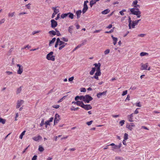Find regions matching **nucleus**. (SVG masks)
<instances>
[{
	"mask_svg": "<svg viewBox=\"0 0 160 160\" xmlns=\"http://www.w3.org/2000/svg\"><path fill=\"white\" fill-rule=\"evenodd\" d=\"M30 5L31 4L29 3L26 5V7L27 8L29 9L30 8Z\"/></svg>",
	"mask_w": 160,
	"mask_h": 160,
	"instance_id": "53",
	"label": "nucleus"
},
{
	"mask_svg": "<svg viewBox=\"0 0 160 160\" xmlns=\"http://www.w3.org/2000/svg\"><path fill=\"white\" fill-rule=\"evenodd\" d=\"M135 127V125L133 123H130L128 125H127L126 126V127L130 131H132L133 129V128Z\"/></svg>",
	"mask_w": 160,
	"mask_h": 160,
	"instance_id": "10",
	"label": "nucleus"
},
{
	"mask_svg": "<svg viewBox=\"0 0 160 160\" xmlns=\"http://www.w3.org/2000/svg\"><path fill=\"white\" fill-rule=\"evenodd\" d=\"M57 43L58 44V45L60 46H62V45L67 44V43H65L62 41L60 40L59 38H57Z\"/></svg>",
	"mask_w": 160,
	"mask_h": 160,
	"instance_id": "14",
	"label": "nucleus"
},
{
	"mask_svg": "<svg viewBox=\"0 0 160 160\" xmlns=\"http://www.w3.org/2000/svg\"><path fill=\"white\" fill-rule=\"evenodd\" d=\"M88 9V6H83V8L82 11L83 14H84L87 10Z\"/></svg>",
	"mask_w": 160,
	"mask_h": 160,
	"instance_id": "27",
	"label": "nucleus"
},
{
	"mask_svg": "<svg viewBox=\"0 0 160 160\" xmlns=\"http://www.w3.org/2000/svg\"><path fill=\"white\" fill-rule=\"evenodd\" d=\"M73 79H74V77H72L69 78L68 81L69 82L72 81V80H73Z\"/></svg>",
	"mask_w": 160,
	"mask_h": 160,
	"instance_id": "57",
	"label": "nucleus"
},
{
	"mask_svg": "<svg viewBox=\"0 0 160 160\" xmlns=\"http://www.w3.org/2000/svg\"><path fill=\"white\" fill-rule=\"evenodd\" d=\"M56 38H54L52 39V40L51 41H50L49 43V46H51V44L54 43V42H55L56 40Z\"/></svg>",
	"mask_w": 160,
	"mask_h": 160,
	"instance_id": "29",
	"label": "nucleus"
},
{
	"mask_svg": "<svg viewBox=\"0 0 160 160\" xmlns=\"http://www.w3.org/2000/svg\"><path fill=\"white\" fill-rule=\"evenodd\" d=\"M112 116L113 118H117L119 116V115H112Z\"/></svg>",
	"mask_w": 160,
	"mask_h": 160,
	"instance_id": "55",
	"label": "nucleus"
},
{
	"mask_svg": "<svg viewBox=\"0 0 160 160\" xmlns=\"http://www.w3.org/2000/svg\"><path fill=\"white\" fill-rule=\"evenodd\" d=\"M148 53L142 52L140 53V56H143L146 55H148Z\"/></svg>",
	"mask_w": 160,
	"mask_h": 160,
	"instance_id": "31",
	"label": "nucleus"
},
{
	"mask_svg": "<svg viewBox=\"0 0 160 160\" xmlns=\"http://www.w3.org/2000/svg\"><path fill=\"white\" fill-rule=\"evenodd\" d=\"M17 67L18 68L17 70V73L19 74H21L23 71V67L19 64H17L16 65Z\"/></svg>",
	"mask_w": 160,
	"mask_h": 160,
	"instance_id": "7",
	"label": "nucleus"
},
{
	"mask_svg": "<svg viewBox=\"0 0 160 160\" xmlns=\"http://www.w3.org/2000/svg\"><path fill=\"white\" fill-rule=\"evenodd\" d=\"M48 33L50 35H56V32L54 30H52L49 31L48 32Z\"/></svg>",
	"mask_w": 160,
	"mask_h": 160,
	"instance_id": "28",
	"label": "nucleus"
},
{
	"mask_svg": "<svg viewBox=\"0 0 160 160\" xmlns=\"http://www.w3.org/2000/svg\"><path fill=\"white\" fill-rule=\"evenodd\" d=\"M59 105H55L52 106V107L54 108L57 109L59 107Z\"/></svg>",
	"mask_w": 160,
	"mask_h": 160,
	"instance_id": "48",
	"label": "nucleus"
},
{
	"mask_svg": "<svg viewBox=\"0 0 160 160\" xmlns=\"http://www.w3.org/2000/svg\"><path fill=\"white\" fill-rule=\"evenodd\" d=\"M96 68H92L91 71L90 72V74L91 75H92L94 74L96 71Z\"/></svg>",
	"mask_w": 160,
	"mask_h": 160,
	"instance_id": "25",
	"label": "nucleus"
},
{
	"mask_svg": "<svg viewBox=\"0 0 160 160\" xmlns=\"http://www.w3.org/2000/svg\"><path fill=\"white\" fill-rule=\"evenodd\" d=\"M60 120V116L57 113L55 114V118L54 120V125H55L58 123Z\"/></svg>",
	"mask_w": 160,
	"mask_h": 160,
	"instance_id": "8",
	"label": "nucleus"
},
{
	"mask_svg": "<svg viewBox=\"0 0 160 160\" xmlns=\"http://www.w3.org/2000/svg\"><path fill=\"white\" fill-rule=\"evenodd\" d=\"M148 63H146L145 64H141V70H149L150 69V67H149L148 68Z\"/></svg>",
	"mask_w": 160,
	"mask_h": 160,
	"instance_id": "6",
	"label": "nucleus"
},
{
	"mask_svg": "<svg viewBox=\"0 0 160 160\" xmlns=\"http://www.w3.org/2000/svg\"><path fill=\"white\" fill-rule=\"evenodd\" d=\"M67 44H63L62 45V46H60L59 48V50H61V49H62L66 45H67Z\"/></svg>",
	"mask_w": 160,
	"mask_h": 160,
	"instance_id": "47",
	"label": "nucleus"
},
{
	"mask_svg": "<svg viewBox=\"0 0 160 160\" xmlns=\"http://www.w3.org/2000/svg\"><path fill=\"white\" fill-rule=\"evenodd\" d=\"M37 156L34 155L32 158V160H36L37 159Z\"/></svg>",
	"mask_w": 160,
	"mask_h": 160,
	"instance_id": "64",
	"label": "nucleus"
},
{
	"mask_svg": "<svg viewBox=\"0 0 160 160\" xmlns=\"http://www.w3.org/2000/svg\"><path fill=\"white\" fill-rule=\"evenodd\" d=\"M5 21V19L4 18H3L0 20V25L2 24Z\"/></svg>",
	"mask_w": 160,
	"mask_h": 160,
	"instance_id": "52",
	"label": "nucleus"
},
{
	"mask_svg": "<svg viewBox=\"0 0 160 160\" xmlns=\"http://www.w3.org/2000/svg\"><path fill=\"white\" fill-rule=\"evenodd\" d=\"M51 27L52 28H54L58 25L57 22L54 19H52L51 20Z\"/></svg>",
	"mask_w": 160,
	"mask_h": 160,
	"instance_id": "9",
	"label": "nucleus"
},
{
	"mask_svg": "<svg viewBox=\"0 0 160 160\" xmlns=\"http://www.w3.org/2000/svg\"><path fill=\"white\" fill-rule=\"evenodd\" d=\"M93 122V121L92 120L90 121L89 122H87L86 123L89 126L91 125Z\"/></svg>",
	"mask_w": 160,
	"mask_h": 160,
	"instance_id": "49",
	"label": "nucleus"
},
{
	"mask_svg": "<svg viewBox=\"0 0 160 160\" xmlns=\"http://www.w3.org/2000/svg\"><path fill=\"white\" fill-rule=\"evenodd\" d=\"M22 91V87H20L19 88H18L17 89V94H18L20 93Z\"/></svg>",
	"mask_w": 160,
	"mask_h": 160,
	"instance_id": "35",
	"label": "nucleus"
},
{
	"mask_svg": "<svg viewBox=\"0 0 160 160\" xmlns=\"http://www.w3.org/2000/svg\"><path fill=\"white\" fill-rule=\"evenodd\" d=\"M110 50L109 49H107L105 50L104 52V54H107L109 53Z\"/></svg>",
	"mask_w": 160,
	"mask_h": 160,
	"instance_id": "54",
	"label": "nucleus"
},
{
	"mask_svg": "<svg viewBox=\"0 0 160 160\" xmlns=\"http://www.w3.org/2000/svg\"><path fill=\"white\" fill-rule=\"evenodd\" d=\"M135 105L136 106L141 107L142 106V104L140 102H137L135 103Z\"/></svg>",
	"mask_w": 160,
	"mask_h": 160,
	"instance_id": "36",
	"label": "nucleus"
},
{
	"mask_svg": "<svg viewBox=\"0 0 160 160\" xmlns=\"http://www.w3.org/2000/svg\"><path fill=\"white\" fill-rule=\"evenodd\" d=\"M43 148L41 146H39L38 148V150L40 152H42L44 151Z\"/></svg>",
	"mask_w": 160,
	"mask_h": 160,
	"instance_id": "37",
	"label": "nucleus"
},
{
	"mask_svg": "<svg viewBox=\"0 0 160 160\" xmlns=\"http://www.w3.org/2000/svg\"><path fill=\"white\" fill-rule=\"evenodd\" d=\"M31 47L30 46H29V45H28L24 47L23 48H22V49H25L26 48H30Z\"/></svg>",
	"mask_w": 160,
	"mask_h": 160,
	"instance_id": "63",
	"label": "nucleus"
},
{
	"mask_svg": "<svg viewBox=\"0 0 160 160\" xmlns=\"http://www.w3.org/2000/svg\"><path fill=\"white\" fill-rule=\"evenodd\" d=\"M145 34H138V36L143 37L145 36Z\"/></svg>",
	"mask_w": 160,
	"mask_h": 160,
	"instance_id": "61",
	"label": "nucleus"
},
{
	"mask_svg": "<svg viewBox=\"0 0 160 160\" xmlns=\"http://www.w3.org/2000/svg\"><path fill=\"white\" fill-rule=\"evenodd\" d=\"M82 108L86 110H88L91 109L92 108V107L90 104L85 105L84 104Z\"/></svg>",
	"mask_w": 160,
	"mask_h": 160,
	"instance_id": "17",
	"label": "nucleus"
},
{
	"mask_svg": "<svg viewBox=\"0 0 160 160\" xmlns=\"http://www.w3.org/2000/svg\"><path fill=\"white\" fill-rule=\"evenodd\" d=\"M125 121L124 120H122L119 122V124L121 126H122L124 124Z\"/></svg>",
	"mask_w": 160,
	"mask_h": 160,
	"instance_id": "46",
	"label": "nucleus"
},
{
	"mask_svg": "<svg viewBox=\"0 0 160 160\" xmlns=\"http://www.w3.org/2000/svg\"><path fill=\"white\" fill-rule=\"evenodd\" d=\"M73 27L72 26H71L69 27L68 28V32L70 34H72V31L73 29Z\"/></svg>",
	"mask_w": 160,
	"mask_h": 160,
	"instance_id": "26",
	"label": "nucleus"
},
{
	"mask_svg": "<svg viewBox=\"0 0 160 160\" xmlns=\"http://www.w3.org/2000/svg\"><path fill=\"white\" fill-rule=\"evenodd\" d=\"M99 0H92L90 2V5L91 7H92V5L95 4L96 2Z\"/></svg>",
	"mask_w": 160,
	"mask_h": 160,
	"instance_id": "22",
	"label": "nucleus"
},
{
	"mask_svg": "<svg viewBox=\"0 0 160 160\" xmlns=\"http://www.w3.org/2000/svg\"><path fill=\"white\" fill-rule=\"evenodd\" d=\"M52 8L54 10V13H55V14H57L59 12V9H57L55 7H53Z\"/></svg>",
	"mask_w": 160,
	"mask_h": 160,
	"instance_id": "23",
	"label": "nucleus"
},
{
	"mask_svg": "<svg viewBox=\"0 0 160 160\" xmlns=\"http://www.w3.org/2000/svg\"><path fill=\"white\" fill-rule=\"evenodd\" d=\"M81 13L82 11L81 10L77 11L76 12V14L77 15V18L78 19L80 18Z\"/></svg>",
	"mask_w": 160,
	"mask_h": 160,
	"instance_id": "20",
	"label": "nucleus"
},
{
	"mask_svg": "<svg viewBox=\"0 0 160 160\" xmlns=\"http://www.w3.org/2000/svg\"><path fill=\"white\" fill-rule=\"evenodd\" d=\"M23 103L24 101L22 100H18L17 102L16 108H19Z\"/></svg>",
	"mask_w": 160,
	"mask_h": 160,
	"instance_id": "16",
	"label": "nucleus"
},
{
	"mask_svg": "<svg viewBox=\"0 0 160 160\" xmlns=\"http://www.w3.org/2000/svg\"><path fill=\"white\" fill-rule=\"evenodd\" d=\"M25 132H26V131L25 130H24V131H23L22 132V133L19 136V138H20L21 139H22V138H23V136L25 134Z\"/></svg>",
	"mask_w": 160,
	"mask_h": 160,
	"instance_id": "30",
	"label": "nucleus"
},
{
	"mask_svg": "<svg viewBox=\"0 0 160 160\" xmlns=\"http://www.w3.org/2000/svg\"><path fill=\"white\" fill-rule=\"evenodd\" d=\"M128 91L127 90L123 91L122 94V96H124L127 94Z\"/></svg>",
	"mask_w": 160,
	"mask_h": 160,
	"instance_id": "45",
	"label": "nucleus"
},
{
	"mask_svg": "<svg viewBox=\"0 0 160 160\" xmlns=\"http://www.w3.org/2000/svg\"><path fill=\"white\" fill-rule=\"evenodd\" d=\"M53 52H51L48 53L46 57V58L49 60H51L54 61L55 60V56L53 55Z\"/></svg>",
	"mask_w": 160,
	"mask_h": 160,
	"instance_id": "4",
	"label": "nucleus"
},
{
	"mask_svg": "<svg viewBox=\"0 0 160 160\" xmlns=\"http://www.w3.org/2000/svg\"><path fill=\"white\" fill-rule=\"evenodd\" d=\"M92 99V98L89 95H86L84 96V102L85 103H88Z\"/></svg>",
	"mask_w": 160,
	"mask_h": 160,
	"instance_id": "5",
	"label": "nucleus"
},
{
	"mask_svg": "<svg viewBox=\"0 0 160 160\" xmlns=\"http://www.w3.org/2000/svg\"><path fill=\"white\" fill-rule=\"evenodd\" d=\"M110 10L108 9H106L102 12V13L103 14H108Z\"/></svg>",
	"mask_w": 160,
	"mask_h": 160,
	"instance_id": "24",
	"label": "nucleus"
},
{
	"mask_svg": "<svg viewBox=\"0 0 160 160\" xmlns=\"http://www.w3.org/2000/svg\"><path fill=\"white\" fill-rule=\"evenodd\" d=\"M111 37L113 41V43L114 45H115L118 41V38H117L114 37L112 35H111Z\"/></svg>",
	"mask_w": 160,
	"mask_h": 160,
	"instance_id": "19",
	"label": "nucleus"
},
{
	"mask_svg": "<svg viewBox=\"0 0 160 160\" xmlns=\"http://www.w3.org/2000/svg\"><path fill=\"white\" fill-rule=\"evenodd\" d=\"M124 140H126L128 139V135L127 133H125L124 134Z\"/></svg>",
	"mask_w": 160,
	"mask_h": 160,
	"instance_id": "39",
	"label": "nucleus"
},
{
	"mask_svg": "<svg viewBox=\"0 0 160 160\" xmlns=\"http://www.w3.org/2000/svg\"><path fill=\"white\" fill-rule=\"evenodd\" d=\"M55 31H56L55 32H56V35L57 36H59L61 35L59 31L57 30V29H55Z\"/></svg>",
	"mask_w": 160,
	"mask_h": 160,
	"instance_id": "42",
	"label": "nucleus"
},
{
	"mask_svg": "<svg viewBox=\"0 0 160 160\" xmlns=\"http://www.w3.org/2000/svg\"><path fill=\"white\" fill-rule=\"evenodd\" d=\"M128 22L129 23L128 26L129 29H131L132 28H134L135 26L137 25L138 23L136 20L132 22L131 18L130 17L129 18Z\"/></svg>",
	"mask_w": 160,
	"mask_h": 160,
	"instance_id": "3",
	"label": "nucleus"
},
{
	"mask_svg": "<svg viewBox=\"0 0 160 160\" xmlns=\"http://www.w3.org/2000/svg\"><path fill=\"white\" fill-rule=\"evenodd\" d=\"M115 159L117 160H123V158L119 156L116 157Z\"/></svg>",
	"mask_w": 160,
	"mask_h": 160,
	"instance_id": "32",
	"label": "nucleus"
},
{
	"mask_svg": "<svg viewBox=\"0 0 160 160\" xmlns=\"http://www.w3.org/2000/svg\"><path fill=\"white\" fill-rule=\"evenodd\" d=\"M74 15L73 13L69 12L68 13H63L61 15V18L62 19L65 18L67 17H68L69 18L72 19L74 18Z\"/></svg>",
	"mask_w": 160,
	"mask_h": 160,
	"instance_id": "2",
	"label": "nucleus"
},
{
	"mask_svg": "<svg viewBox=\"0 0 160 160\" xmlns=\"http://www.w3.org/2000/svg\"><path fill=\"white\" fill-rule=\"evenodd\" d=\"M133 6L134 7V8H139L140 7V5L138 4H136Z\"/></svg>",
	"mask_w": 160,
	"mask_h": 160,
	"instance_id": "60",
	"label": "nucleus"
},
{
	"mask_svg": "<svg viewBox=\"0 0 160 160\" xmlns=\"http://www.w3.org/2000/svg\"><path fill=\"white\" fill-rule=\"evenodd\" d=\"M15 14V12H12L11 13H9L8 14V16L10 17H12L14 16Z\"/></svg>",
	"mask_w": 160,
	"mask_h": 160,
	"instance_id": "33",
	"label": "nucleus"
},
{
	"mask_svg": "<svg viewBox=\"0 0 160 160\" xmlns=\"http://www.w3.org/2000/svg\"><path fill=\"white\" fill-rule=\"evenodd\" d=\"M61 40L65 42L68 41V39L65 37H63L61 38Z\"/></svg>",
	"mask_w": 160,
	"mask_h": 160,
	"instance_id": "40",
	"label": "nucleus"
},
{
	"mask_svg": "<svg viewBox=\"0 0 160 160\" xmlns=\"http://www.w3.org/2000/svg\"><path fill=\"white\" fill-rule=\"evenodd\" d=\"M139 108H137L136 110L134 112V113L135 114H137L139 112V111H138V109H139Z\"/></svg>",
	"mask_w": 160,
	"mask_h": 160,
	"instance_id": "56",
	"label": "nucleus"
},
{
	"mask_svg": "<svg viewBox=\"0 0 160 160\" xmlns=\"http://www.w3.org/2000/svg\"><path fill=\"white\" fill-rule=\"evenodd\" d=\"M84 96H77L75 97V101H78L79 100H82L84 102Z\"/></svg>",
	"mask_w": 160,
	"mask_h": 160,
	"instance_id": "12",
	"label": "nucleus"
},
{
	"mask_svg": "<svg viewBox=\"0 0 160 160\" xmlns=\"http://www.w3.org/2000/svg\"><path fill=\"white\" fill-rule=\"evenodd\" d=\"M98 64H99V66H98V65L97 64V63H95L94 64V65L95 66V68H97V70L98 69V67H99V71H100V63H98Z\"/></svg>",
	"mask_w": 160,
	"mask_h": 160,
	"instance_id": "38",
	"label": "nucleus"
},
{
	"mask_svg": "<svg viewBox=\"0 0 160 160\" xmlns=\"http://www.w3.org/2000/svg\"><path fill=\"white\" fill-rule=\"evenodd\" d=\"M44 120L43 119H42V120L40 124V127H41L43 126V125L44 124Z\"/></svg>",
	"mask_w": 160,
	"mask_h": 160,
	"instance_id": "44",
	"label": "nucleus"
},
{
	"mask_svg": "<svg viewBox=\"0 0 160 160\" xmlns=\"http://www.w3.org/2000/svg\"><path fill=\"white\" fill-rule=\"evenodd\" d=\"M50 122H49V121L48 120H47L45 122V124L46 125H50Z\"/></svg>",
	"mask_w": 160,
	"mask_h": 160,
	"instance_id": "58",
	"label": "nucleus"
},
{
	"mask_svg": "<svg viewBox=\"0 0 160 160\" xmlns=\"http://www.w3.org/2000/svg\"><path fill=\"white\" fill-rule=\"evenodd\" d=\"M5 121L6 120L5 119L0 117V122L2 123L3 124H4L5 123Z\"/></svg>",
	"mask_w": 160,
	"mask_h": 160,
	"instance_id": "34",
	"label": "nucleus"
},
{
	"mask_svg": "<svg viewBox=\"0 0 160 160\" xmlns=\"http://www.w3.org/2000/svg\"><path fill=\"white\" fill-rule=\"evenodd\" d=\"M106 93V91H104L102 92H101V96L102 95H105Z\"/></svg>",
	"mask_w": 160,
	"mask_h": 160,
	"instance_id": "62",
	"label": "nucleus"
},
{
	"mask_svg": "<svg viewBox=\"0 0 160 160\" xmlns=\"http://www.w3.org/2000/svg\"><path fill=\"white\" fill-rule=\"evenodd\" d=\"M84 104L82 101H78L77 105L79 106L82 108Z\"/></svg>",
	"mask_w": 160,
	"mask_h": 160,
	"instance_id": "21",
	"label": "nucleus"
},
{
	"mask_svg": "<svg viewBox=\"0 0 160 160\" xmlns=\"http://www.w3.org/2000/svg\"><path fill=\"white\" fill-rule=\"evenodd\" d=\"M100 75V71H99V67H98V69L96 70V72L95 73V75H94L92 78H95L97 79H98V76Z\"/></svg>",
	"mask_w": 160,
	"mask_h": 160,
	"instance_id": "11",
	"label": "nucleus"
},
{
	"mask_svg": "<svg viewBox=\"0 0 160 160\" xmlns=\"http://www.w3.org/2000/svg\"><path fill=\"white\" fill-rule=\"evenodd\" d=\"M80 91L81 92H85L86 90L85 88H81Z\"/></svg>",
	"mask_w": 160,
	"mask_h": 160,
	"instance_id": "50",
	"label": "nucleus"
},
{
	"mask_svg": "<svg viewBox=\"0 0 160 160\" xmlns=\"http://www.w3.org/2000/svg\"><path fill=\"white\" fill-rule=\"evenodd\" d=\"M127 118L129 122H132L133 121V113L128 115L127 116Z\"/></svg>",
	"mask_w": 160,
	"mask_h": 160,
	"instance_id": "15",
	"label": "nucleus"
},
{
	"mask_svg": "<svg viewBox=\"0 0 160 160\" xmlns=\"http://www.w3.org/2000/svg\"><path fill=\"white\" fill-rule=\"evenodd\" d=\"M40 32L39 31H33L32 32V34L33 35H34L36 33H38Z\"/></svg>",
	"mask_w": 160,
	"mask_h": 160,
	"instance_id": "59",
	"label": "nucleus"
},
{
	"mask_svg": "<svg viewBox=\"0 0 160 160\" xmlns=\"http://www.w3.org/2000/svg\"><path fill=\"white\" fill-rule=\"evenodd\" d=\"M130 9L131 13L136 15L138 18H139L141 16V12L138 8H133Z\"/></svg>",
	"mask_w": 160,
	"mask_h": 160,
	"instance_id": "1",
	"label": "nucleus"
},
{
	"mask_svg": "<svg viewBox=\"0 0 160 160\" xmlns=\"http://www.w3.org/2000/svg\"><path fill=\"white\" fill-rule=\"evenodd\" d=\"M138 2V1L137 0H135L134 1H133L132 6H134V5L137 4V3Z\"/></svg>",
	"mask_w": 160,
	"mask_h": 160,
	"instance_id": "43",
	"label": "nucleus"
},
{
	"mask_svg": "<svg viewBox=\"0 0 160 160\" xmlns=\"http://www.w3.org/2000/svg\"><path fill=\"white\" fill-rule=\"evenodd\" d=\"M112 146V150L113 151H115V150L118 149V145H115L114 143H112L108 145V146Z\"/></svg>",
	"mask_w": 160,
	"mask_h": 160,
	"instance_id": "13",
	"label": "nucleus"
},
{
	"mask_svg": "<svg viewBox=\"0 0 160 160\" xmlns=\"http://www.w3.org/2000/svg\"><path fill=\"white\" fill-rule=\"evenodd\" d=\"M79 109V108L77 107L75 108L74 107H72L70 109L71 111H76L78 110Z\"/></svg>",
	"mask_w": 160,
	"mask_h": 160,
	"instance_id": "41",
	"label": "nucleus"
},
{
	"mask_svg": "<svg viewBox=\"0 0 160 160\" xmlns=\"http://www.w3.org/2000/svg\"><path fill=\"white\" fill-rule=\"evenodd\" d=\"M84 45V43H82L81 44H80L78 45L77 47H76V48H80L83 45Z\"/></svg>",
	"mask_w": 160,
	"mask_h": 160,
	"instance_id": "51",
	"label": "nucleus"
},
{
	"mask_svg": "<svg viewBox=\"0 0 160 160\" xmlns=\"http://www.w3.org/2000/svg\"><path fill=\"white\" fill-rule=\"evenodd\" d=\"M42 138V137L40 135L35 136L32 138V139L35 141H38Z\"/></svg>",
	"mask_w": 160,
	"mask_h": 160,
	"instance_id": "18",
	"label": "nucleus"
}]
</instances>
